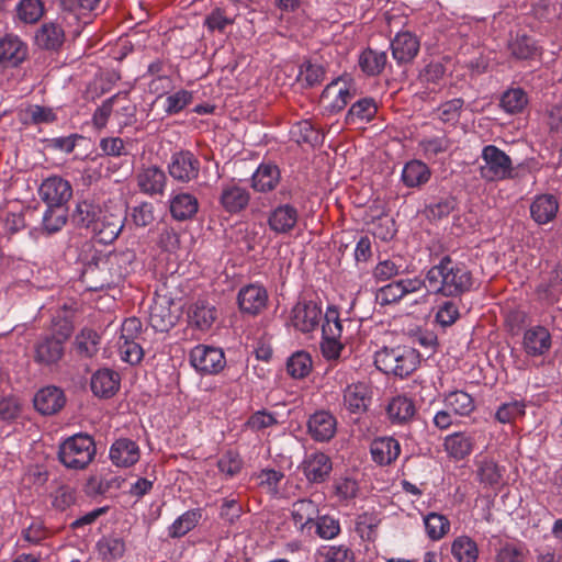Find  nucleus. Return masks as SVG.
Masks as SVG:
<instances>
[{
	"instance_id": "35",
	"label": "nucleus",
	"mask_w": 562,
	"mask_h": 562,
	"mask_svg": "<svg viewBox=\"0 0 562 562\" xmlns=\"http://www.w3.org/2000/svg\"><path fill=\"white\" fill-rule=\"evenodd\" d=\"M474 442L475 439L472 434L458 431L447 436L443 445L451 458L462 460L471 454Z\"/></svg>"
},
{
	"instance_id": "49",
	"label": "nucleus",
	"mask_w": 562,
	"mask_h": 562,
	"mask_svg": "<svg viewBox=\"0 0 562 562\" xmlns=\"http://www.w3.org/2000/svg\"><path fill=\"white\" fill-rule=\"evenodd\" d=\"M312 370V358L306 351L294 352L286 362V371L294 379H303Z\"/></svg>"
},
{
	"instance_id": "44",
	"label": "nucleus",
	"mask_w": 562,
	"mask_h": 562,
	"mask_svg": "<svg viewBox=\"0 0 562 562\" xmlns=\"http://www.w3.org/2000/svg\"><path fill=\"white\" fill-rule=\"evenodd\" d=\"M202 517L200 509H191L178 517L168 529L170 538H181L199 524Z\"/></svg>"
},
{
	"instance_id": "14",
	"label": "nucleus",
	"mask_w": 562,
	"mask_h": 562,
	"mask_svg": "<svg viewBox=\"0 0 562 562\" xmlns=\"http://www.w3.org/2000/svg\"><path fill=\"white\" fill-rule=\"evenodd\" d=\"M307 482L312 484H322L326 482L333 471V461L330 457L322 451L306 453L300 464Z\"/></svg>"
},
{
	"instance_id": "37",
	"label": "nucleus",
	"mask_w": 562,
	"mask_h": 562,
	"mask_svg": "<svg viewBox=\"0 0 562 562\" xmlns=\"http://www.w3.org/2000/svg\"><path fill=\"white\" fill-rule=\"evenodd\" d=\"M539 297L548 304H554L562 294V265H558L549 276L548 281L537 286Z\"/></svg>"
},
{
	"instance_id": "1",
	"label": "nucleus",
	"mask_w": 562,
	"mask_h": 562,
	"mask_svg": "<svg viewBox=\"0 0 562 562\" xmlns=\"http://www.w3.org/2000/svg\"><path fill=\"white\" fill-rule=\"evenodd\" d=\"M426 281L429 293L445 297H460L474 285V278L468 266L448 255L427 271Z\"/></svg>"
},
{
	"instance_id": "60",
	"label": "nucleus",
	"mask_w": 562,
	"mask_h": 562,
	"mask_svg": "<svg viewBox=\"0 0 562 562\" xmlns=\"http://www.w3.org/2000/svg\"><path fill=\"white\" fill-rule=\"evenodd\" d=\"M525 415V404L520 401L504 403L496 411L495 417L499 423H510Z\"/></svg>"
},
{
	"instance_id": "40",
	"label": "nucleus",
	"mask_w": 562,
	"mask_h": 562,
	"mask_svg": "<svg viewBox=\"0 0 562 562\" xmlns=\"http://www.w3.org/2000/svg\"><path fill=\"white\" fill-rule=\"evenodd\" d=\"M358 63L366 75L378 76L386 66L387 55L385 52L367 48L360 54Z\"/></svg>"
},
{
	"instance_id": "4",
	"label": "nucleus",
	"mask_w": 562,
	"mask_h": 562,
	"mask_svg": "<svg viewBox=\"0 0 562 562\" xmlns=\"http://www.w3.org/2000/svg\"><path fill=\"white\" fill-rule=\"evenodd\" d=\"M480 176L487 182L515 178L512 158L495 145H486L481 154Z\"/></svg>"
},
{
	"instance_id": "48",
	"label": "nucleus",
	"mask_w": 562,
	"mask_h": 562,
	"mask_svg": "<svg viewBox=\"0 0 562 562\" xmlns=\"http://www.w3.org/2000/svg\"><path fill=\"white\" fill-rule=\"evenodd\" d=\"M446 405L454 414L460 416L470 415L474 408V400L470 394L463 391H454L446 396Z\"/></svg>"
},
{
	"instance_id": "15",
	"label": "nucleus",
	"mask_w": 562,
	"mask_h": 562,
	"mask_svg": "<svg viewBox=\"0 0 562 562\" xmlns=\"http://www.w3.org/2000/svg\"><path fill=\"white\" fill-rule=\"evenodd\" d=\"M268 292L259 284H248L238 291L237 304L241 314L257 316L268 306Z\"/></svg>"
},
{
	"instance_id": "7",
	"label": "nucleus",
	"mask_w": 562,
	"mask_h": 562,
	"mask_svg": "<svg viewBox=\"0 0 562 562\" xmlns=\"http://www.w3.org/2000/svg\"><path fill=\"white\" fill-rule=\"evenodd\" d=\"M191 366L201 374L213 375L220 373L226 366L222 348L209 345H198L189 353Z\"/></svg>"
},
{
	"instance_id": "21",
	"label": "nucleus",
	"mask_w": 562,
	"mask_h": 562,
	"mask_svg": "<svg viewBox=\"0 0 562 562\" xmlns=\"http://www.w3.org/2000/svg\"><path fill=\"white\" fill-rule=\"evenodd\" d=\"M250 201V193L246 188L236 183L223 184L218 202L221 206L231 214L244 211Z\"/></svg>"
},
{
	"instance_id": "16",
	"label": "nucleus",
	"mask_w": 562,
	"mask_h": 562,
	"mask_svg": "<svg viewBox=\"0 0 562 562\" xmlns=\"http://www.w3.org/2000/svg\"><path fill=\"white\" fill-rule=\"evenodd\" d=\"M124 222L125 216L122 214L102 210L90 231L99 243L111 244L119 237L124 227Z\"/></svg>"
},
{
	"instance_id": "61",
	"label": "nucleus",
	"mask_w": 562,
	"mask_h": 562,
	"mask_svg": "<svg viewBox=\"0 0 562 562\" xmlns=\"http://www.w3.org/2000/svg\"><path fill=\"white\" fill-rule=\"evenodd\" d=\"M314 527L316 533L323 539H333L340 532L339 521L327 515L317 517Z\"/></svg>"
},
{
	"instance_id": "43",
	"label": "nucleus",
	"mask_w": 562,
	"mask_h": 562,
	"mask_svg": "<svg viewBox=\"0 0 562 562\" xmlns=\"http://www.w3.org/2000/svg\"><path fill=\"white\" fill-rule=\"evenodd\" d=\"M101 212V207L92 201H79L71 214V220L77 226L90 229Z\"/></svg>"
},
{
	"instance_id": "36",
	"label": "nucleus",
	"mask_w": 562,
	"mask_h": 562,
	"mask_svg": "<svg viewBox=\"0 0 562 562\" xmlns=\"http://www.w3.org/2000/svg\"><path fill=\"white\" fill-rule=\"evenodd\" d=\"M378 112V103L373 98L366 97L357 100L349 108L345 122L348 125L358 122H370Z\"/></svg>"
},
{
	"instance_id": "38",
	"label": "nucleus",
	"mask_w": 562,
	"mask_h": 562,
	"mask_svg": "<svg viewBox=\"0 0 562 562\" xmlns=\"http://www.w3.org/2000/svg\"><path fill=\"white\" fill-rule=\"evenodd\" d=\"M215 319V307L204 301H198L190 307V324L202 331L210 329Z\"/></svg>"
},
{
	"instance_id": "41",
	"label": "nucleus",
	"mask_w": 562,
	"mask_h": 562,
	"mask_svg": "<svg viewBox=\"0 0 562 562\" xmlns=\"http://www.w3.org/2000/svg\"><path fill=\"white\" fill-rule=\"evenodd\" d=\"M430 178V170L426 164L420 160L407 162L402 171V180L408 188H415L426 183Z\"/></svg>"
},
{
	"instance_id": "33",
	"label": "nucleus",
	"mask_w": 562,
	"mask_h": 562,
	"mask_svg": "<svg viewBox=\"0 0 562 562\" xmlns=\"http://www.w3.org/2000/svg\"><path fill=\"white\" fill-rule=\"evenodd\" d=\"M169 210L171 216L177 221L191 220L199 211V201L191 193L180 192L170 199Z\"/></svg>"
},
{
	"instance_id": "64",
	"label": "nucleus",
	"mask_w": 562,
	"mask_h": 562,
	"mask_svg": "<svg viewBox=\"0 0 562 562\" xmlns=\"http://www.w3.org/2000/svg\"><path fill=\"white\" fill-rule=\"evenodd\" d=\"M324 562H355L353 551L346 546H330L323 553Z\"/></svg>"
},
{
	"instance_id": "20",
	"label": "nucleus",
	"mask_w": 562,
	"mask_h": 562,
	"mask_svg": "<svg viewBox=\"0 0 562 562\" xmlns=\"http://www.w3.org/2000/svg\"><path fill=\"white\" fill-rule=\"evenodd\" d=\"M307 430L315 441L327 442L336 434L337 420L331 413L327 411H318L310 416L307 420Z\"/></svg>"
},
{
	"instance_id": "32",
	"label": "nucleus",
	"mask_w": 562,
	"mask_h": 562,
	"mask_svg": "<svg viewBox=\"0 0 562 562\" xmlns=\"http://www.w3.org/2000/svg\"><path fill=\"white\" fill-rule=\"evenodd\" d=\"M524 349L529 356H542L551 347V335L543 326H535L525 331Z\"/></svg>"
},
{
	"instance_id": "53",
	"label": "nucleus",
	"mask_w": 562,
	"mask_h": 562,
	"mask_svg": "<svg viewBox=\"0 0 562 562\" xmlns=\"http://www.w3.org/2000/svg\"><path fill=\"white\" fill-rule=\"evenodd\" d=\"M100 336L92 329H82L76 337L77 351L88 358L93 357L99 348Z\"/></svg>"
},
{
	"instance_id": "5",
	"label": "nucleus",
	"mask_w": 562,
	"mask_h": 562,
	"mask_svg": "<svg viewBox=\"0 0 562 562\" xmlns=\"http://www.w3.org/2000/svg\"><path fill=\"white\" fill-rule=\"evenodd\" d=\"M342 323L339 318V311L335 305H329L324 315L322 326V355L327 360H337L340 357L345 345L341 342Z\"/></svg>"
},
{
	"instance_id": "26",
	"label": "nucleus",
	"mask_w": 562,
	"mask_h": 562,
	"mask_svg": "<svg viewBox=\"0 0 562 562\" xmlns=\"http://www.w3.org/2000/svg\"><path fill=\"white\" fill-rule=\"evenodd\" d=\"M138 445L128 438L115 440L110 449V459L116 467L128 468L139 460Z\"/></svg>"
},
{
	"instance_id": "57",
	"label": "nucleus",
	"mask_w": 562,
	"mask_h": 562,
	"mask_svg": "<svg viewBox=\"0 0 562 562\" xmlns=\"http://www.w3.org/2000/svg\"><path fill=\"white\" fill-rule=\"evenodd\" d=\"M44 8L41 0H22L18 7L19 18L25 23H35L43 15Z\"/></svg>"
},
{
	"instance_id": "51",
	"label": "nucleus",
	"mask_w": 562,
	"mask_h": 562,
	"mask_svg": "<svg viewBox=\"0 0 562 562\" xmlns=\"http://www.w3.org/2000/svg\"><path fill=\"white\" fill-rule=\"evenodd\" d=\"M451 552L458 562H475L479 553L476 543L469 537L457 538Z\"/></svg>"
},
{
	"instance_id": "25",
	"label": "nucleus",
	"mask_w": 562,
	"mask_h": 562,
	"mask_svg": "<svg viewBox=\"0 0 562 562\" xmlns=\"http://www.w3.org/2000/svg\"><path fill=\"white\" fill-rule=\"evenodd\" d=\"M120 375L111 369H100L91 376L90 387L92 393L101 398H110L120 389Z\"/></svg>"
},
{
	"instance_id": "23",
	"label": "nucleus",
	"mask_w": 562,
	"mask_h": 562,
	"mask_svg": "<svg viewBox=\"0 0 562 562\" xmlns=\"http://www.w3.org/2000/svg\"><path fill=\"white\" fill-rule=\"evenodd\" d=\"M102 256L119 284L134 271L136 254L132 249L112 251Z\"/></svg>"
},
{
	"instance_id": "3",
	"label": "nucleus",
	"mask_w": 562,
	"mask_h": 562,
	"mask_svg": "<svg viewBox=\"0 0 562 562\" xmlns=\"http://www.w3.org/2000/svg\"><path fill=\"white\" fill-rule=\"evenodd\" d=\"M97 452L94 440L87 434H77L63 441L58 449V460L68 469H85Z\"/></svg>"
},
{
	"instance_id": "63",
	"label": "nucleus",
	"mask_w": 562,
	"mask_h": 562,
	"mask_svg": "<svg viewBox=\"0 0 562 562\" xmlns=\"http://www.w3.org/2000/svg\"><path fill=\"white\" fill-rule=\"evenodd\" d=\"M324 74L322 66L307 61L301 66L299 80L308 87H313L323 80Z\"/></svg>"
},
{
	"instance_id": "52",
	"label": "nucleus",
	"mask_w": 562,
	"mask_h": 562,
	"mask_svg": "<svg viewBox=\"0 0 562 562\" xmlns=\"http://www.w3.org/2000/svg\"><path fill=\"white\" fill-rule=\"evenodd\" d=\"M425 529L431 540L441 539L450 529L448 518L441 514L429 513L425 518Z\"/></svg>"
},
{
	"instance_id": "55",
	"label": "nucleus",
	"mask_w": 562,
	"mask_h": 562,
	"mask_svg": "<svg viewBox=\"0 0 562 562\" xmlns=\"http://www.w3.org/2000/svg\"><path fill=\"white\" fill-rule=\"evenodd\" d=\"M451 145L452 142L446 135L424 138L419 142V147L427 158H432L446 153Z\"/></svg>"
},
{
	"instance_id": "58",
	"label": "nucleus",
	"mask_w": 562,
	"mask_h": 562,
	"mask_svg": "<svg viewBox=\"0 0 562 562\" xmlns=\"http://www.w3.org/2000/svg\"><path fill=\"white\" fill-rule=\"evenodd\" d=\"M234 23V19L226 15L224 9L215 8L205 18L204 24L211 32L224 33L228 25Z\"/></svg>"
},
{
	"instance_id": "11",
	"label": "nucleus",
	"mask_w": 562,
	"mask_h": 562,
	"mask_svg": "<svg viewBox=\"0 0 562 562\" xmlns=\"http://www.w3.org/2000/svg\"><path fill=\"white\" fill-rule=\"evenodd\" d=\"M37 193L46 206L67 205L72 196V187L66 179L52 176L43 180Z\"/></svg>"
},
{
	"instance_id": "31",
	"label": "nucleus",
	"mask_w": 562,
	"mask_h": 562,
	"mask_svg": "<svg viewBox=\"0 0 562 562\" xmlns=\"http://www.w3.org/2000/svg\"><path fill=\"white\" fill-rule=\"evenodd\" d=\"M558 211L559 202L552 194H540L535 198L530 205V215L539 225H544L553 221Z\"/></svg>"
},
{
	"instance_id": "8",
	"label": "nucleus",
	"mask_w": 562,
	"mask_h": 562,
	"mask_svg": "<svg viewBox=\"0 0 562 562\" xmlns=\"http://www.w3.org/2000/svg\"><path fill=\"white\" fill-rule=\"evenodd\" d=\"M102 255H94L86 265L81 279L90 291H102L117 286L119 283L113 277Z\"/></svg>"
},
{
	"instance_id": "10",
	"label": "nucleus",
	"mask_w": 562,
	"mask_h": 562,
	"mask_svg": "<svg viewBox=\"0 0 562 562\" xmlns=\"http://www.w3.org/2000/svg\"><path fill=\"white\" fill-rule=\"evenodd\" d=\"M179 316V308L170 297L158 296L150 305L149 324L156 331L167 333L177 324Z\"/></svg>"
},
{
	"instance_id": "34",
	"label": "nucleus",
	"mask_w": 562,
	"mask_h": 562,
	"mask_svg": "<svg viewBox=\"0 0 562 562\" xmlns=\"http://www.w3.org/2000/svg\"><path fill=\"white\" fill-rule=\"evenodd\" d=\"M280 170L273 164H260L251 177V188L261 193L270 192L280 182Z\"/></svg>"
},
{
	"instance_id": "56",
	"label": "nucleus",
	"mask_w": 562,
	"mask_h": 562,
	"mask_svg": "<svg viewBox=\"0 0 562 562\" xmlns=\"http://www.w3.org/2000/svg\"><path fill=\"white\" fill-rule=\"evenodd\" d=\"M457 206V200L453 196H446L439 201L429 204L426 207V216L431 221H439L447 217Z\"/></svg>"
},
{
	"instance_id": "42",
	"label": "nucleus",
	"mask_w": 562,
	"mask_h": 562,
	"mask_svg": "<svg viewBox=\"0 0 562 562\" xmlns=\"http://www.w3.org/2000/svg\"><path fill=\"white\" fill-rule=\"evenodd\" d=\"M36 44L44 49H58L64 43L63 29L54 23L42 25L35 35Z\"/></svg>"
},
{
	"instance_id": "13",
	"label": "nucleus",
	"mask_w": 562,
	"mask_h": 562,
	"mask_svg": "<svg viewBox=\"0 0 562 562\" xmlns=\"http://www.w3.org/2000/svg\"><path fill=\"white\" fill-rule=\"evenodd\" d=\"M323 315L322 305L313 300L299 301L292 308L291 323L302 333L315 330Z\"/></svg>"
},
{
	"instance_id": "17",
	"label": "nucleus",
	"mask_w": 562,
	"mask_h": 562,
	"mask_svg": "<svg viewBox=\"0 0 562 562\" xmlns=\"http://www.w3.org/2000/svg\"><path fill=\"white\" fill-rule=\"evenodd\" d=\"M475 475L485 488L499 490L504 485L505 467L490 457H477L474 461Z\"/></svg>"
},
{
	"instance_id": "39",
	"label": "nucleus",
	"mask_w": 562,
	"mask_h": 562,
	"mask_svg": "<svg viewBox=\"0 0 562 562\" xmlns=\"http://www.w3.org/2000/svg\"><path fill=\"white\" fill-rule=\"evenodd\" d=\"M386 413L392 423L404 424L416 413L414 402L406 396H396L389 403Z\"/></svg>"
},
{
	"instance_id": "19",
	"label": "nucleus",
	"mask_w": 562,
	"mask_h": 562,
	"mask_svg": "<svg viewBox=\"0 0 562 562\" xmlns=\"http://www.w3.org/2000/svg\"><path fill=\"white\" fill-rule=\"evenodd\" d=\"M419 48V40L408 31L397 33L391 42L392 56L398 65L412 63Z\"/></svg>"
},
{
	"instance_id": "24",
	"label": "nucleus",
	"mask_w": 562,
	"mask_h": 562,
	"mask_svg": "<svg viewBox=\"0 0 562 562\" xmlns=\"http://www.w3.org/2000/svg\"><path fill=\"white\" fill-rule=\"evenodd\" d=\"M371 394L366 383L350 384L344 391V404L351 414H362L371 404Z\"/></svg>"
},
{
	"instance_id": "46",
	"label": "nucleus",
	"mask_w": 562,
	"mask_h": 562,
	"mask_svg": "<svg viewBox=\"0 0 562 562\" xmlns=\"http://www.w3.org/2000/svg\"><path fill=\"white\" fill-rule=\"evenodd\" d=\"M57 116L52 108L38 104L29 105L21 112V121L23 124H49L55 122Z\"/></svg>"
},
{
	"instance_id": "28",
	"label": "nucleus",
	"mask_w": 562,
	"mask_h": 562,
	"mask_svg": "<svg viewBox=\"0 0 562 562\" xmlns=\"http://www.w3.org/2000/svg\"><path fill=\"white\" fill-rule=\"evenodd\" d=\"M370 453L375 463L389 465L398 458L401 446L393 437H380L372 440Z\"/></svg>"
},
{
	"instance_id": "18",
	"label": "nucleus",
	"mask_w": 562,
	"mask_h": 562,
	"mask_svg": "<svg viewBox=\"0 0 562 562\" xmlns=\"http://www.w3.org/2000/svg\"><path fill=\"white\" fill-rule=\"evenodd\" d=\"M299 211L289 203H280L270 211L267 218L269 228L276 234L290 233L296 226Z\"/></svg>"
},
{
	"instance_id": "12",
	"label": "nucleus",
	"mask_w": 562,
	"mask_h": 562,
	"mask_svg": "<svg viewBox=\"0 0 562 562\" xmlns=\"http://www.w3.org/2000/svg\"><path fill=\"white\" fill-rule=\"evenodd\" d=\"M168 172L173 180L188 183L199 177L200 160L190 150L176 151L170 157Z\"/></svg>"
},
{
	"instance_id": "29",
	"label": "nucleus",
	"mask_w": 562,
	"mask_h": 562,
	"mask_svg": "<svg viewBox=\"0 0 562 562\" xmlns=\"http://www.w3.org/2000/svg\"><path fill=\"white\" fill-rule=\"evenodd\" d=\"M318 513V505L310 498L297 499L292 504L291 516L301 531L311 530L314 527Z\"/></svg>"
},
{
	"instance_id": "62",
	"label": "nucleus",
	"mask_w": 562,
	"mask_h": 562,
	"mask_svg": "<svg viewBox=\"0 0 562 562\" xmlns=\"http://www.w3.org/2000/svg\"><path fill=\"white\" fill-rule=\"evenodd\" d=\"M131 218L137 227L150 225L155 220L154 205L150 202H142L132 209Z\"/></svg>"
},
{
	"instance_id": "59",
	"label": "nucleus",
	"mask_w": 562,
	"mask_h": 562,
	"mask_svg": "<svg viewBox=\"0 0 562 562\" xmlns=\"http://www.w3.org/2000/svg\"><path fill=\"white\" fill-rule=\"evenodd\" d=\"M193 100L191 91L181 89L166 99V113L168 115L181 112Z\"/></svg>"
},
{
	"instance_id": "45",
	"label": "nucleus",
	"mask_w": 562,
	"mask_h": 562,
	"mask_svg": "<svg viewBox=\"0 0 562 562\" xmlns=\"http://www.w3.org/2000/svg\"><path fill=\"white\" fill-rule=\"evenodd\" d=\"M68 205L47 206L43 214V227L46 233L54 234L59 232L67 223Z\"/></svg>"
},
{
	"instance_id": "50",
	"label": "nucleus",
	"mask_w": 562,
	"mask_h": 562,
	"mask_svg": "<svg viewBox=\"0 0 562 562\" xmlns=\"http://www.w3.org/2000/svg\"><path fill=\"white\" fill-rule=\"evenodd\" d=\"M508 48L512 56L517 59L533 58L538 52L536 42L525 34L516 35V37L509 42Z\"/></svg>"
},
{
	"instance_id": "47",
	"label": "nucleus",
	"mask_w": 562,
	"mask_h": 562,
	"mask_svg": "<svg viewBox=\"0 0 562 562\" xmlns=\"http://www.w3.org/2000/svg\"><path fill=\"white\" fill-rule=\"evenodd\" d=\"M528 104L527 93L521 88H512L505 91L499 101L501 108L509 113H520Z\"/></svg>"
},
{
	"instance_id": "22",
	"label": "nucleus",
	"mask_w": 562,
	"mask_h": 562,
	"mask_svg": "<svg viewBox=\"0 0 562 562\" xmlns=\"http://www.w3.org/2000/svg\"><path fill=\"white\" fill-rule=\"evenodd\" d=\"M35 409L42 415H54L66 404L64 391L57 386L41 389L33 400Z\"/></svg>"
},
{
	"instance_id": "54",
	"label": "nucleus",
	"mask_w": 562,
	"mask_h": 562,
	"mask_svg": "<svg viewBox=\"0 0 562 562\" xmlns=\"http://www.w3.org/2000/svg\"><path fill=\"white\" fill-rule=\"evenodd\" d=\"M74 333V325L67 315H56L52 319V329L49 333L44 334L45 336H53L55 339L60 340V344L65 345L69 340Z\"/></svg>"
},
{
	"instance_id": "9",
	"label": "nucleus",
	"mask_w": 562,
	"mask_h": 562,
	"mask_svg": "<svg viewBox=\"0 0 562 562\" xmlns=\"http://www.w3.org/2000/svg\"><path fill=\"white\" fill-rule=\"evenodd\" d=\"M66 346L53 336L41 335L33 344V361L47 369H56L65 357Z\"/></svg>"
},
{
	"instance_id": "30",
	"label": "nucleus",
	"mask_w": 562,
	"mask_h": 562,
	"mask_svg": "<svg viewBox=\"0 0 562 562\" xmlns=\"http://www.w3.org/2000/svg\"><path fill=\"white\" fill-rule=\"evenodd\" d=\"M27 56V46L15 35L0 40V63L15 67Z\"/></svg>"
},
{
	"instance_id": "6",
	"label": "nucleus",
	"mask_w": 562,
	"mask_h": 562,
	"mask_svg": "<svg viewBox=\"0 0 562 562\" xmlns=\"http://www.w3.org/2000/svg\"><path fill=\"white\" fill-rule=\"evenodd\" d=\"M358 94L356 83L350 78L333 80L321 94V101L329 113H338Z\"/></svg>"
},
{
	"instance_id": "2",
	"label": "nucleus",
	"mask_w": 562,
	"mask_h": 562,
	"mask_svg": "<svg viewBox=\"0 0 562 562\" xmlns=\"http://www.w3.org/2000/svg\"><path fill=\"white\" fill-rule=\"evenodd\" d=\"M374 363L385 374L405 378L419 364V353L408 346L384 347L375 353Z\"/></svg>"
},
{
	"instance_id": "27",
	"label": "nucleus",
	"mask_w": 562,
	"mask_h": 562,
	"mask_svg": "<svg viewBox=\"0 0 562 562\" xmlns=\"http://www.w3.org/2000/svg\"><path fill=\"white\" fill-rule=\"evenodd\" d=\"M136 180L139 190L149 195L162 194L167 183L165 171L157 166L143 168Z\"/></svg>"
}]
</instances>
